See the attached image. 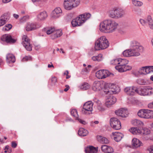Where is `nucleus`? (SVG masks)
Instances as JSON below:
<instances>
[{"instance_id": "nucleus-1", "label": "nucleus", "mask_w": 153, "mask_h": 153, "mask_svg": "<svg viewBox=\"0 0 153 153\" xmlns=\"http://www.w3.org/2000/svg\"><path fill=\"white\" fill-rule=\"evenodd\" d=\"M118 24L114 21L105 20L101 22L99 25V30L102 32L108 33L114 31Z\"/></svg>"}, {"instance_id": "nucleus-2", "label": "nucleus", "mask_w": 153, "mask_h": 153, "mask_svg": "<svg viewBox=\"0 0 153 153\" xmlns=\"http://www.w3.org/2000/svg\"><path fill=\"white\" fill-rule=\"evenodd\" d=\"M109 46L108 40L105 36L100 37L96 42L95 48L96 50L104 49L107 48Z\"/></svg>"}, {"instance_id": "nucleus-3", "label": "nucleus", "mask_w": 153, "mask_h": 153, "mask_svg": "<svg viewBox=\"0 0 153 153\" xmlns=\"http://www.w3.org/2000/svg\"><path fill=\"white\" fill-rule=\"evenodd\" d=\"M80 0H64V7L68 10H70L78 6L79 4Z\"/></svg>"}, {"instance_id": "nucleus-4", "label": "nucleus", "mask_w": 153, "mask_h": 153, "mask_svg": "<svg viewBox=\"0 0 153 153\" xmlns=\"http://www.w3.org/2000/svg\"><path fill=\"white\" fill-rule=\"evenodd\" d=\"M130 49L134 53H137V56L140 55V52L142 51L143 47L140 43L136 40H133L130 42Z\"/></svg>"}, {"instance_id": "nucleus-5", "label": "nucleus", "mask_w": 153, "mask_h": 153, "mask_svg": "<svg viewBox=\"0 0 153 153\" xmlns=\"http://www.w3.org/2000/svg\"><path fill=\"white\" fill-rule=\"evenodd\" d=\"M117 88L116 85L112 83H104L103 91L105 94H111L112 92L116 94Z\"/></svg>"}, {"instance_id": "nucleus-6", "label": "nucleus", "mask_w": 153, "mask_h": 153, "mask_svg": "<svg viewBox=\"0 0 153 153\" xmlns=\"http://www.w3.org/2000/svg\"><path fill=\"white\" fill-rule=\"evenodd\" d=\"M93 104L91 101H89L85 102L82 108L81 112L82 114L88 115L92 113L93 106Z\"/></svg>"}, {"instance_id": "nucleus-7", "label": "nucleus", "mask_w": 153, "mask_h": 153, "mask_svg": "<svg viewBox=\"0 0 153 153\" xmlns=\"http://www.w3.org/2000/svg\"><path fill=\"white\" fill-rule=\"evenodd\" d=\"M109 16L112 18H119L122 17L125 14V11L123 10L116 8L113 10L110 11L109 12Z\"/></svg>"}, {"instance_id": "nucleus-8", "label": "nucleus", "mask_w": 153, "mask_h": 153, "mask_svg": "<svg viewBox=\"0 0 153 153\" xmlns=\"http://www.w3.org/2000/svg\"><path fill=\"white\" fill-rule=\"evenodd\" d=\"M22 44L26 49L28 51H30L32 50V45L30 44V39L27 35H24L22 37Z\"/></svg>"}, {"instance_id": "nucleus-9", "label": "nucleus", "mask_w": 153, "mask_h": 153, "mask_svg": "<svg viewBox=\"0 0 153 153\" xmlns=\"http://www.w3.org/2000/svg\"><path fill=\"white\" fill-rule=\"evenodd\" d=\"M1 40L7 43L13 44L17 41L16 38L12 37L9 34H5L2 35L1 37Z\"/></svg>"}, {"instance_id": "nucleus-10", "label": "nucleus", "mask_w": 153, "mask_h": 153, "mask_svg": "<svg viewBox=\"0 0 153 153\" xmlns=\"http://www.w3.org/2000/svg\"><path fill=\"white\" fill-rule=\"evenodd\" d=\"M110 125L111 127L115 130H119L121 128V123L119 120L115 117H112L110 119Z\"/></svg>"}, {"instance_id": "nucleus-11", "label": "nucleus", "mask_w": 153, "mask_h": 153, "mask_svg": "<svg viewBox=\"0 0 153 153\" xmlns=\"http://www.w3.org/2000/svg\"><path fill=\"white\" fill-rule=\"evenodd\" d=\"M104 86V83L103 82L98 81H95L93 84L92 88L94 91L98 92L102 89L103 90Z\"/></svg>"}, {"instance_id": "nucleus-12", "label": "nucleus", "mask_w": 153, "mask_h": 153, "mask_svg": "<svg viewBox=\"0 0 153 153\" xmlns=\"http://www.w3.org/2000/svg\"><path fill=\"white\" fill-rule=\"evenodd\" d=\"M109 72L107 70H102L98 71L96 73V76L99 79H105L110 75Z\"/></svg>"}, {"instance_id": "nucleus-13", "label": "nucleus", "mask_w": 153, "mask_h": 153, "mask_svg": "<svg viewBox=\"0 0 153 153\" xmlns=\"http://www.w3.org/2000/svg\"><path fill=\"white\" fill-rule=\"evenodd\" d=\"M124 92L129 95H134L137 93V88L134 86L127 87L124 89Z\"/></svg>"}, {"instance_id": "nucleus-14", "label": "nucleus", "mask_w": 153, "mask_h": 153, "mask_svg": "<svg viewBox=\"0 0 153 153\" xmlns=\"http://www.w3.org/2000/svg\"><path fill=\"white\" fill-rule=\"evenodd\" d=\"M115 113L117 115L123 117H127L128 114L127 110L124 108H121L116 110Z\"/></svg>"}, {"instance_id": "nucleus-15", "label": "nucleus", "mask_w": 153, "mask_h": 153, "mask_svg": "<svg viewBox=\"0 0 153 153\" xmlns=\"http://www.w3.org/2000/svg\"><path fill=\"white\" fill-rule=\"evenodd\" d=\"M62 11L60 7L56 8L52 12L51 16L52 18H57L62 14Z\"/></svg>"}, {"instance_id": "nucleus-16", "label": "nucleus", "mask_w": 153, "mask_h": 153, "mask_svg": "<svg viewBox=\"0 0 153 153\" xmlns=\"http://www.w3.org/2000/svg\"><path fill=\"white\" fill-rule=\"evenodd\" d=\"M71 115L75 117L76 120H77L80 123L85 125L86 123V122L78 117L77 111L76 109H71Z\"/></svg>"}, {"instance_id": "nucleus-17", "label": "nucleus", "mask_w": 153, "mask_h": 153, "mask_svg": "<svg viewBox=\"0 0 153 153\" xmlns=\"http://www.w3.org/2000/svg\"><path fill=\"white\" fill-rule=\"evenodd\" d=\"M39 27V25L36 23H28L26 27V30L27 31H30L36 29Z\"/></svg>"}, {"instance_id": "nucleus-18", "label": "nucleus", "mask_w": 153, "mask_h": 153, "mask_svg": "<svg viewBox=\"0 0 153 153\" xmlns=\"http://www.w3.org/2000/svg\"><path fill=\"white\" fill-rule=\"evenodd\" d=\"M116 100L117 99L115 97L111 96L108 98L106 99L105 104L108 107H109L115 103Z\"/></svg>"}, {"instance_id": "nucleus-19", "label": "nucleus", "mask_w": 153, "mask_h": 153, "mask_svg": "<svg viewBox=\"0 0 153 153\" xmlns=\"http://www.w3.org/2000/svg\"><path fill=\"white\" fill-rule=\"evenodd\" d=\"M128 62V60L126 59L119 58L118 65L116 66L115 67V68L116 70L118 71L120 69H119L120 67L123 68L127 64Z\"/></svg>"}, {"instance_id": "nucleus-20", "label": "nucleus", "mask_w": 153, "mask_h": 153, "mask_svg": "<svg viewBox=\"0 0 153 153\" xmlns=\"http://www.w3.org/2000/svg\"><path fill=\"white\" fill-rule=\"evenodd\" d=\"M112 134V137L117 142L120 141L123 136V134L122 133L118 132H113Z\"/></svg>"}, {"instance_id": "nucleus-21", "label": "nucleus", "mask_w": 153, "mask_h": 153, "mask_svg": "<svg viewBox=\"0 0 153 153\" xmlns=\"http://www.w3.org/2000/svg\"><path fill=\"white\" fill-rule=\"evenodd\" d=\"M80 18V20L83 24L86 22V21L89 19L91 16V15L89 13H85L82 14H80L79 16Z\"/></svg>"}, {"instance_id": "nucleus-22", "label": "nucleus", "mask_w": 153, "mask_h": 153, "mask_svg": "<svg viewBox=\"0 0 153 153\" xmlns=\"http://www.w3.org/2000/svg\"><path fill=\"white\" fill-rule=\"evenodd\" d=\"M123 54L125 57L137 56L138 54L137 53H134L130 49L124 51Z\"/></svg>"}, {"instance_id": "nucleus-23", "label": "nucleus", "mask_w": 153, "mask_h": 153, "mask_svg": "<svg viewBox=\"0 0 153 153\" xmlns=\"http://www.w3.org/2000/svg\"><path fill=\"white\" fill-rule=\"evenodd\" d=\"M72 26L74 27L82 25L83 23L80 20L79 16L76 17L75 19H74L71 22Z\"/></svg>"}, {"instance_id": "nucleus-24", "label": "nucleus", "mask_w": 153, "mask_h": 153, "mask_svg": "<svg viewBox=\"0 0 153 153\" xmlns=\"http://www.w3.org/2000/svg\"><path fill=\"white\" fill-rule=\"evenodd\" d=\"M102 151L105 153H112L114 152L113 149L111 146L106 145H103L101 146Z\"/></svg>"}, {"instance_id": "nucleus-25", "label": "nucleus", "mask_w": 153, "mask_h": 153, "mask_svg": "<svg viewBox=\"0 0 153 153\" xmlns=\"http://www.w3.org/2000/svg\"><path fill=\"white\" fill-rule=\"evenodd\" d=\"M16 59L14 55L12 53H8L6 56V62L8 64L14 63Z\"/></svg>"}, {"instance_id": "nucleus-26", "label": "nucleus", "mask_w": 153, "mask_h": 153, "mask_svg": "<svg viewBox=\"0 0 153 153\" xmlns=\"http://www.w3.org/2000/svg\"><path fill=\"white\" fill-rule=\"evenodd\" d=\"M62 35V32L61 30H54L51 37L52 39H53L60 37Z\"/></svg>"}, {"instance_id": "nucleus-27", "label": "nucleus", "mask_w": 153, "mask_h": 153, "mask_svg": "<svg viewBox=\"0 0 153 153\" xmlns=\"http://www.w3.org/2000/svg\"><path fill=\"white\" fill-rule=\"evenodd\" d=\"M98 151L97 148L90 146L85 148V152L86 153H97Z\"/></svg>"}, {"instance_id": "nucleus-28", "label": "nucleus", "mask_w": 153, "mask_h": 153, "mask_svg": "<svg viewBox=\"0 0 153 153\" xmlns=\"http://www.w3.org/2000/svg\"><path fill=\"white\" fill-rule=\"evenodd\" d=\"M147 86L142 87L139 88H137V93L142 96H146V88Z\"/></svg>"}, {"instance_id": "nucleus-29", "label": "nucleus", "mask_w": 153, "mask_h": 153, "mask_svg": "<svg viewBox=\"0 0 153 153\" xmlns=\"http://www.w3.org/2000/svg\"><path fill=\"white\" fill-rule=\"evenodd\" d=\"M147 109H142L137 112V115L141 118L146 119Z\"/></svg>"}, {"instance_id": "nucleus-30", "label": "nucleus", "mask_w": 153, "mask_h": 153, "mask_svg": "<svg viewBox=\"0 0 153 153\" xmlns=\"http://www.w3.org/2000/svg\"><path fill=\"white\" fill-rule=\"evenodd\" d=\"M47 17V14L45 11L40 12L37 16V18L38 20L43 21L45 20Z\"/></svg>"}, {"instance_id": "nucleus-31", "label": "nucleus", "mask_w": 153, "mask_h": 153, "mask_svg": "<svg viewBox=\"0 0 153 153\" xmlns=\"http://www.w3.org/2000/svg\"><path fill=\"white\" fill-rule=\"evenodd\" d=\"M132 144L135 147L137 148L142 145V143L138 139L134 138L132 140Z\"/></svg>"}, {"instance_id": "nucleus-32", "label": "nucleus", "mask_w": 153, "mask_h": 153, "mask_svg": "<svg viewBox=\"0 0 153 153\" xmlns=\"http://www.w3.org/2000/svg\"><path fill=\"white\" fill-rule=\"evenodd\" d=\"M129 131L135 134H139L142 133L141 130L137 127H132L129 129Z\"/></svg>"}, {"instance_id": "nucleus-33", "label": "nucleus", "mask_w": 153, "mask_h": 153, "mask_svg": "<svg viewBox=\"0 0 153 153\" xmlns=\"http://www.w3.org/2000/svg\"><path fill=\"white\" fill-rule=\"evenodd\" d=\"M88 131L82 128H80L78 132V134L81 136H85L88 134Z\"/></svg>"}, {"instance_id": "nucleus-34", "label": "nucleus", "mask_w": 153, "mask_h": 153, "mask_svg": "<svg viewBox=\"0 0 153 153\" xmlns=\"http://www.w3.org/2000/svg\"><path fill=\"white\" fill-rule=\"evenodd\" d=\"M90 86L88 83L84 82L81 84L79 88L80 89L83 90H87L90 88Z\"/></svg>"}, {"instance_id": "nucleus-35", "label": "nucleus", "mask_w": 153, "mask_h": 153, "mask_svg": "<svg viewBox=\"0 0 153 153\" xmlns=\"http://www.w3.org/2000/svg\"><path fill=\"white\" fill-rule=\"evenodd\" d=\"M132 68V67L129 65H126L123 68L120 67L119 69H120L118 71L120 72H123L126 71H129L131 70Z\"/></svg>"}, {"instance_id": "nucleus-36", "label": "nucleus", "mask_w": 153, "mask_h": 153, "mask_svg": "<svg viewBox=\"0 0 153 153\" xmlns=\"http://www.w3.org/2000/svg\"><path fill=\"white\" fill-rule=\"evenodd\" d=\"M147 19L150 27L151 29H153V21L151 16L149 15L148 16Z\"/></svg>"}, {"instance_id": "nucleus-37", "label": "nucleus", "mask_w": 153, "mask_h": 153, "mask_svg": "<svg viewBox=\"0 0 153 153\" xmlns=\"http://www.w3.org/2000/svg\"><path fill=\"white\" fill-rule=\"evenodd\" d=\"M132 123L134 125L136 126H143V122L137 119L134 120L132 122Z\"/></svg>"}, {"instance_id": "nucleus-38", "label": "nucleus", "mask_w": 153, "mask_h": 153, "mask_svg": "<svg viewBox=\"0 0 153 153\" xmlns=\"http://www.w3.org/2000/svg\"><path fill=\"white\" fill-rule=\"evenodd\" d=\"M132 4L135 6L140 7L143 4L142 2L136 0H131Z\"/></svg>"}, {"instance_id": "nucleus-39", "label": "nucleus", "mask_w": 153, "mask_h": 153, "mask_svg": "<svg viewBox=\"0 0 153 153\" xmlns=\"http://www.w3.org/2000/svg\"><path fill=\"white\" fill-rule=\"evenodd\" d=\"M102 54H100L97 56H93L92 59L94 61H100L102 59Z\"/></svg>"}, {"instance_id": "nucleus-40", "label": "nucleus", "mask_w": 153, "mask_h": 153, "mask_svg": "<svg viewBox=\"0 0 153 153\" xmlns=\"http://www.w3.org/2000/svg\"><path fill=\"white\" fill-rule=\"evenodd\" d=\"M1 18L6 23L10 18V14L9 13H5L1 16Z\"/></svg>"}, {"instance_id": "nucleus-41", "label": "nucleus", "mask_w": 153, "mask_h": 153, "mask_svg": "<svg viewBox=\"0 0 153 153\" xmlns=\"http://www.w3.org/2000/svg\"><path fill=\"white\" fill-rule=\"evenodd\" d=\"M153 118V111L147 109L146 119Z\"/></svg>"}, {"instance_id": "nucleus-42", "label": "nucleus", "mask_w": 153, "mask_h": 153, "mask_svg": "<svg viewBox=\"0 0 153 153\" xmlns=\"http://www.w3.org/2000/svg\"><path fill=\"white\" fill-rule=\"evenodd\" d=\"M146 96H150L153 94V88L151 87L147 86L146 88Z\"/></svg>"}, {"instance_id": "nucleus-43", "label": "nucleus", "mask_w": 153, "mask_h": 153, "mask_svg": "<svg viewBox=\"0 0 153 153\" xmlns=\"http://www.w3.org/2000/svg\"><path fill=\"white\" fill-rule=\"evenodd\" d=\"M91 68V66L90 65H88L87 67L82 69V73L85 74L88 73L90 71Z\"/></svg>"}, {"instance_id": "nucleus-44", "label": "nucleus", "mask_w": 153, "mask_h": 153, "mask_svg": "<svg viewBox=\"0 0 153 153\" xmlns=\"http://www.w3.org/2000/svg\"><path fill=\"white\" fill-rule=\"evenodd\" d=\"M100 140L102 143L108 144L109 143V140L104 137H100Z\"/></svg>"}, {"instance_id": "nucleus-45", "label": "nucleus", "mask_w": 153, "mask_h": 153, "mask_svg": "<svg viewBox=\"0 0 153 153\" xmlns=\"http://www.w3.org/2000/svg\"><path fill=\"white\" fill-rule=\"evenodd\" d=\"M97 108L99 111L101 112L104 111L105 110L104 107L102 105V103L97 105Z\"/></svg>"}, {"instance_id": "nucleus-46", "label": "nucleus", "mask_w": 153, "mask_h": 153, "mask_svg": "<svg viewBox=\"0 0 153 153\" xmlns=\"http://www.w3.org/2000/svg\"><path fill=\"white\" fill-rule=\"evenodd\" d=\"M12 26L11 24H8L6 25L5 26L3 27V30L4 31H8L12 27Z\"/></svg>"}, {"instance_id": "nucleus-47", "label": "nucleus", "mask_w": 153, "mask_h": 153, "mask_svg": "<svg viewBox=\"0 0 153 153\" xmlns=\"http://www.w3.org/2000/svg\"><path fill=\"white\" fill-rule=\"evenodd\" d=\"M145 67H142L138 71L139 74L144 75H145Z\"/></svg>"}, {"instance_id": "nucleus-48", "label": "nucleus", "mask_w": 153, "mask_h": 153, "mask_svg": "<svg viewBox=\"0 0 153 153\" xmlns=\"http://www.w3.org/2000/svg\"><path fill=\"white\" fill-rule=\"evenodd\" d=\"M119 59H114L110 61V64L112 65H118Z\"/></svg>"}, {"instance_id": "nucleus-49", "label": "nucleus", "mask_w": 153, "mask_h": 153, "mask_svg": "<svg viewBox=\"0 0 153 153\" xmlns=\"http://www.w3.org/2000/svg\"><path fill=\"white\" fill-rule=\"evenodd\" d=\"M143 134L145 135H148L150 134V131L149 129L146 128H144L143 129Z\"/></svg>"}, {"instance_id": "nucleus-50", "label": "nucleus", "mask_w": 153, "mask_h": 153, "mask_svg": "<svg viewBox=\"0 0 153 153\" xmlns=\"http://www.w3.org/2000/svg\"><path fill=\"white\" fill-rule=\"evenodd\" d=\"M137 82L138 84L141 85H145L146 83V82L143 79H139Z\"/></svg>"}, {"instance_id": "nucleus-51", "label": "nucleus", "mask_w": 153, "mask_h": 153, "mask_svg": "<svg viewBox=\"0 0 153 153\" xmlns=\"http://www.w3.org/2000/svg\"><path fill=\"white\" fill-rule=\"evenodd\" d=\"M55 29L53 28H49L46 31V33L48 35L50 34L51 33H53Z\"/></svg>"}, {"instance_id": "nucleus-52", "label": "nucleus", "mask_w": 153, "mask_h": 153, "mask_svg": "<svg viewBox=\"0 0 153 153\" xmlns=\"http://www.w3.org/2000/svg\"><path fill=\"white\" fill-rule=\"evenodd\" d=\"M29 16H28L26 15L24 16L21 19L20 21L22 22H24L29 19Z\"/></svg>"}, {"instance_id": "nucleus-53", "label": "nucleus", "mask_w": 153, "mask_h": 153, "mask_svg": "<svg viewBox=\"0 0 153 153\" xmlns=\"http://www.w3.org/2000/svg\"><path fill=\"white\" fill-rule=\"evenodd\" d=\"M139 22L140 24L143 26L146 25L147 23V21L146 20L143 19H140Z\"/></svg>"}, {"instance_id": "nucleus-54", "label": "nucleus", "mask_w": 153, "mask_h": 153, "mask_svg": "<svg viewBox=\"0 0 153 153\" xmlns=\"http://www.w3.org/2000/svg\"><path fill=\"white\" fill-rule=\"evenodd\" d=\"M145 75L150 73L149 66H145Z\"/></svg>"}, {"instance_id": "nucleus-55", "label": "nucleus", "mask_w": 153, "mask_h": 153, "mask_svg": "<svg viewBox=\"0 0 153 153\" xmlns=\"http://www.w3.org/2000/svg\"><path fill=\"white\" fill-rule=\"evenodd\" d=\"M6 23L2 19L1 17L0 19V27L1 26L4 25Z\"/></svg>"}, {"instance_id": "nucleus-56", "label": "nucleus", "mask_w": 153, "mask_h": 153, "mask_svg": "<svg viewBox=\"0 0 153 153\" xmlns=\"http://www.w3.org/2000/svg\"><path fill=\"white\" fill-rule=\"evenodd\" d=\"M94 101L97 104V105L101 103L100 101L96 98H94Z\"/></svg>"}, {"instance_id": "nucleus-57", "label": "nucleus", "mask_w": 153, "mask_h": 153, "mask_svg": "<svg viewBox=\"0 0 153 153\" xmlns=\"http://www.w3.org/2000/svg\"><path fill=\"white\" fill-rule=\"evenodd\" d=\"M51 81L53 84H55L57 82V79L56 77H53L51 79Z\"/></svg>"}, {"instance_id": "nucleus-58", "label": "nucleus", "mask_w": 153, "mask_h": 153, "mask_svg": "<svg viewBox=\"0 0 153 153\" xmlns=\"http://www.w3.org/2000/svg\"><path fill=\"white\" fill-rule=\"evenodd\" d=\"M30 57H28L27 56H26L25 57H24L22 60L23 61H27L28 60H29V59H30Z\"/></svg>"}, {"instance_id": "nucleus-59", "label": "nucleus", "mask_w": 153, "mask_h": 153, "mask_svg": "<svg viewBox=\"0 0 153 153\" xmlns=\"http://www.w3.org/2000/svg\"><path fill=\"white\" fill-rule=\"evenodd\" d=\"M148 107L149 108H153V102L150 103L148 105Z\"/></svg>"}, {"instance_id": "nucleus-60", "label": "nucleus", "mask_w": 153, "mask_h": 153, "mask_svg": "<svg viewBox=\"0 0 153 153\" xmlns=\"http://www.w3.org/2000/svg\"><path fill=\"white\" fill-rule=\"evenodd\" d=\"M17 146V144L14 142H12L11 143V146L13 148H15Z\"/></svg>"}, {"instance_id": "nucleus-61", "label": "nucleus", "mask_w": 153, "mask_h": 153, "mask_svg": "<svg viewBox=\"0 0 153 153\" xmlns=\"http://www.w3.org/2000/svg\"><path fill=\"white\" fill-rule=\"evenodd\" d=\"M64 74L66 75V78L68 79L70 77V76L68 75L69 74L68 71H66L65 73Z\"/></svg>"}, {"instance_id": "nucleus-62", "label": "nucleus", "mask_w": 153, "mask_h": 153, "mask_svg": "<svg viewBox=\"0 0 153 153\" xmlns=\"http://www.w3.org/2000/svg\"><path fill=\"white\" fill-rule=\"evenodd\" d=\"M149 150L150 153H153V145L150 146Z\"/></svg>"}, {"instance_id": "nucleus-63", "label": "nucleus", "mask_w": 153, "mask_h": 153, "mask_svg": "<svg viewBox=\"0 0 153 153\" xmlns=\"http://www.w3.org/2000/svg\"><path fill=\"white\" fill-rule=\"evenodd\" d=\"M65 87H66V88L64 89V91H67L69 89V87L68 85H66L65 86Z\"/></svg>"}, {"instance_id": "nucleus-64", "label": "nucleus", "mask_w": 153, "mask_h": 153, "mask_svg": "<svg viewBox=\"0 0 153 153\" xmlns=\"http://www.w3.org/2000/svg\"><path fill=\"white\" fill-rule=\"evenodd\" d=\"M150 73L153 72V66H149Z\"/></svg>"}]
</instances>
